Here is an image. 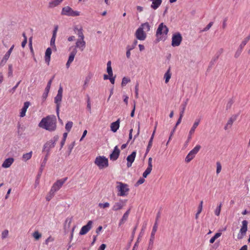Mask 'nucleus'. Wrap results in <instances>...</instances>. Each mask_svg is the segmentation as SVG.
I'll return each instance as SVG.
<instances>
[{"instance_id": "f257e3e1", "label": "nucleus", "mask_w": 250, "mask_h": 250, "mask_svg": "<svg viewBox=\"0 0 250 250\" xmlns=\"http://www.w3.org/2000/svg\"><path fill=\"white\" fill-rule=\"evenodd\" d=\"M40 127L49 131H54L56 128V118L55 116H48L42 119L39 124Z\"/></svg>"}, {"instance_id": "f03ea898", "label": "nucleus", "mask_w": 250, "mask_h": 250, "mask_svg": "<svg viewBox=\"0 0 250 250\" xmlns=\"http://www.w3.org/2000/svg\"><path fill=\"white\" fill-rule=\"evenodd\" d=\"M74 30L79 37L76 42V46L74 48H78L81 51H83L84 49L86 44L85 42L84 41V37L83 32V29L82 27L79 28L78 27H75Z\"/></svg>"}, {"instance_id": "7ed1b4c3", "label": "nucleus", "mask_w": 250, "mask_h": 250, "mask_svg": "<svg viewBox=\"0 0 250 250\" xmlns=\"http://www.w3.org/2000/svg\"><path fill=\"white\" fill-rule=\"evenodd\" d=\"M150 27L148 22H145L141 25L135 32L136 38L140 41H144L146 37V32L150 30Z\"/></svg>"}, {"instance_id": "20e7f679", "label": "nucleus", "mask_w": 250, "mask_h": 250, "mask_svg": "<svg viewBox=\"0 0 250 250\" xmlns=\"http://www.w3.org/2000/svg\"><path fill=\"white\" fill-rule=\"evenodd\" d=\"M116 189L117 191V195L118 196H126L128 194L130 189L129 186L125 183L117 181L116 183Z\"/></svg>"}, {"instance_id": "39448f33", "label": "nucleus", "mask_w": 250, "mask_h": 250, "mask_svg": "<svg viewBox=\"0 0 250 250\" xmlns=\"http://www.w3.org/2000/svg\"><path fill=\"white\" fill-rule=\"evenodd\" d=\"M168 32L167 26L161 23L159 24L156 31V36L158 41L165 39Z\"/></svg>"}, {"instance_id": "423d86ee", "label": "nucleus", "mask_w": 250, "mask_h": 250, "mask_svg": "<svg viewBox=\"0 0 250 250\" xmlns=\"http://www.w3.org/2000/svg\"><path fill=\"white\" fill-rule=\"evenodd\" d=\"M94 163L101 169L107 167L108 166V159L104 156L97 157L95 160Z\"/></svg>"}, {"instance_id": "0eeeda50", "label": "nucleus", "mask_w": 250, "mask_h": 250, "mask_svg": "<svg viewBox=\"0 0 250 250\" xmlns=\"http://www.w3.org/2000/svg\"><path fill=\"white\" fill-rule=\"evenodd\" d=\"M62 15L67 16L76 17L80 15V12L78 11H74L70 7L67 6L62 8Z\"/></svg>"}, {"instance_id": "6e6552de", "label": "nucleus", "mask_w": 250, "mask_h": 250, "mask_svg": "<svg viewBox=\"0 0 250 250\" xmlns=\"http://www.w3.org/2000/svg\"><path fill=\"white\" fill-rule=\"evenodd\" d=\"M62 92L63 89L62 86H60L58 89V93L56 96L55 97V103L56 104V111L58 115L59 114L60 107L61 105V102L62 97Z\"/></svg>"}, {"instance_id": "1a4fd4ad", "label": "nucleus", "mask_w": 250, "mask_h": 250, "mask_svg": "<svg viewBox=\"0 0 250 250\" xmlns=\"http://www.w3.org/2000/svg\"><path fill=\"white\" fill-rule=\"evenodd\" d=\"M59 137L58 136H54L52 140H51L46 142L43 146V151H46L47 153H49L51 148L55 146L56 142L58 141Z\"/></svg>"}, {"instance_id": "9d476101", "label": "nucleus", "mask_w": 250, "mask_h": 250, "mask_svg": "<svg viewBox=\"0 0 250 250\" xmlns=\"http://www.w3.org/2000/svg\"><path fill=\"white\" fill-rule=\"evenodd\" d=\"M67 180V177H65L63 179L57 180L55 183L53 184L50 190L55 193L61 188V187Z\"/></svg>"}, {"instance_id": "9b49d317", "label": "nucleus", "mask_w": 250, "mask_h": 250, "mask_svg": "<svg viewBox=\"0 0 250 250\" xmlns=\"http://www.w3.org/2000/svg\"><path fill=\"white\" fill-rule=\"evenodd\" d=\"M182 41L181 34L179 32L176 33L172 35L171 45L173 47L178 46L181 44Z\"/></svg>"}, {"instance_id": "f8f14e48", "label": "nucleus", "mask_w": 250, "mask_h": 250, "mask_svg": "<svg viewBox=\"0 0 250 250\" xmlns=\"http://www.w3.org/2000/svg\"><path fill=\"white\" fill-rule=\"evenodd\" d=\"M248 221L244 220L242 222V226L240 229L239 232L237 235V239H241L246 235L248 229Z\"/></svg>"}, {"instance_id": "ddd939ff", "label": "nucleus", "mask_w": 250, "mask_h": 250, "mask_svg": "<svg viewBox=\"0 0 250 250\" xmlns=\"http://www.w3.org/2000/svg\"><path fill=\"white\" fill-rule=\"evenodd\" d=\"M92 221H89L86 225L81 228L79 232L80 235H83L86 234L92 228Z\"/></svg>"}, {"instance_id": "4468645a", "label": "nucleus", "mask_w": 250, "mask_h": 250, "mask_svg": "<svg viewBox=\"0 0 250 250\" xmlns=\"http://www.w3.org/2000/svg\"><path fill=\"white\" fill-rule=\"evenodd\" d=\"M126 201V200L121 199L119 202H116L112 207V210L114 211H117L121 209L125 205Z\"/></svg>"}, {"instance_id": "2eb2a0df", "label": "nucleus", "mask_w": 250, "mask_h": 250, "mask_svg": "<svg viewBox=\"0 0 250 250\" xmlns=\"http://www.w3.org/2000/svg\"><path fill=\"white\" fill-rule=\"evenodd\" d=\"M77 50L76 48H73V50L71 52L67 62L66 64V66L68 68L69 67L70 64L74 61L75 55H76Z\"/></svg>"}, {"instance_id": "dca6fc26", "label": "nucleus", "mask_w": 250, "mask_h": 250, "mask_svg": "<svg viewBox=\"0 0 250 250\" xmlns=\"http://www.w3.org/2000/svg\"><path fill=\"white\" fill-rule=\"evenodd\" d=\"M120 151L118 148V146H116L114 148V150L112 153L110 155V159L111 160L115 161L116 160L119 156Z\"/></svg>"}, {"instance_id": "f3484780", "label": "nucleus", "mask_w": 250, "mask_h": 250, "mask_svg": "<svg viewBox=\"0 0 250 250\" xmlns=\"http://www.w3.org/2000/svg\"><path fill=\"white\" fill-rule=\"evenodd\" d=\"M136 155V152L134 151L131 154L128 155L126 158L127 160V167H131L132 163L134 161Z\"/></svg>"}, {"instance_id": "a211bd4d", "label": "nucleus", "mask_w": 250, "mask_h": 250, "mask_svg": "<svg viewBox=\"0 0 250 250\" xmlns=\"http://www.w3.org/2000/svg\"><path fill=\"white\" fill-rule=\"evenodd\" d=\"M157 228H158V225L157 224V221H156L153 226L152 230L151 233V236H150V238L149 243V246L153 245L154 240L155 238V234L156 232L157 231Z\"/></svg>"}, {"instance_id": "6ab92c4d", "label": "nucleus", "mask_w": 250, "mask_h": 250, "mask_svg": "<svg viewBox=\"0 0 250 250\" xmlns=\"http://www.w3.org/2000/svg\"><path fill=\"white\" fill-rule=\"evenodd\" d=\"M236 120V116H232L228 120L226 125L224 127V129L225 130H227L228 129L230 128L234 123V121Z\"/></svg>"}, {"instance_id": "aec40b11", "label": "nucleus", "mask_w": 250, "mask_h": 250, "mask_svg": "<svg viewBox=\"0 0 250 250\" xmlns=\"http://www.w3.org/2000/svg\"><path fill=\"white\" fill-rule=\"evenodd\" d=\"M14 162L13 158H8L6 159L2 164V167L5 168L9 167Z\"/></svg>"}, {"instance_id": "412c9836", "label": "nucleus", "mask_w": 250, "mask_h": 250, "mask_svg": "<svg viewBox=\"0 0 250 250\" xmlns=\"http://www.w3.org/2000/svg\"><path fill=\"white\" fill-rule=\"evenodd\" d=\"M120 120L118 119L116 121L113 122L110 125V129L113 132H116L120 127Z\"/></svg>"}, {"instance_id": "4be33fe9", "label": "nucleus", "mask_w": 250, "mask_h": 250, "mask_svg": "<svg viewBox=\"0 0 250 250\" xmlns=\"http://www.w3.org/2000/svg\"><path fill=\"white\" fill-rule=\"evenodd\" d=\"M130 208H129L123 215L122 219L120 220L119 225V226H121L127 220V218L128 217L129 214L130 212Z\"/></svg>"}, {"instance_id": "5701e85b", "label": "nucleus", "mask_w": 250, "mask_h": 250, "mask_svg": "<svg viewBox=\"0 0 250 250\" xmlns=\"http://www.w3.org/2000/svg\"><path fill=\"white\" fill-rule=\"evenodd\" d=\"M52 53V50L50 48H48L46 50L45 53V57L44 59L45 62L47 63L48 65L49 64V62L50 61V56Z\"/></svg>"}, {"instance_id": "b1692460", "label": "nucleus", "mask_w": 250, "mask_h": 250, "mask_svg": "<svg viewBox=\"0 0 250 250\" xmlns=\"http://www.w3.org/2000/svg\"><path fill=\"white\" fill-rule=\"evenodd\" d=\"M63 0H52L48 3V7L49 8H54L60 5Z\"/></svg>"}, {"instance_id": "393cba45", "label": "nucleus", "mask_w": 250, "mask_h": 250, "mask_svg": "<svg viewBox=\"0 0 250 250\" xmlns=\"http://www.w3.org/2000/svg\"><path fill=\"white\" fill-rule=\"evenodd\" d=\"M29 105L30 103L29 102H26L24 103L23 106L21 110V112H20V116L21 117H23L25 116L26 112Z\"/></svg>"}, {"instance_id": "a878e982", "label": "nucleus", "mask_w": 250, "mask_h": 250, "mask_svg": "<svg viewBox=\"0 0 250 250\" xmlns=\"http://www.w3.org/2000/svg\"><path fill=\"white\" fill-rule=\"evenodd\" d=\"M137 41L136 40H135L134 41V45H133V46H127V51H126V57L127 58H130V55H131V53H130V51L131 50L133 49L136 45H137Z\"/></svg>"}, {"instance_id": "bb28decb", "label": "nucleus", "mask_w": 250, "mask_h": 250, "mask_svg": "<svg viewBox=\"0 0 250 250\" xmlns=\"http://www.w3.org/2000/svg\"><path fill=\"white\" fill-rule=\"evenodd\" d=\"M152 3L151 5V7L156 10L157 9L160 5L161 4L162 0H154V1H152Z\"/></svg>"}, {"instance_id": "cd10ccee", "label": "nucleus", "mask_w": 250, "mask_h": 250, "mask_svg": "<svg viewBox=\"0 0 250 250\" xmlns=\"http://www.w3.org/2000/svg\"><path fill=\"white\" fill-rule=\"evenodd\" d=\"M171 77V73L170 72V67H169L167 71L164 75V78L165 79V83H167Z\"/></svg>"}, {"instance_id": "c85d7f7f", "label": "nucleus", "mask_w": 250, "mask_h": 250, "mask_svg": "<svg viewBox=\"0 0 250 250\" xmlns=\"http://www.w3.org/2000/svg\"><path fill=\"white\" fill-rule=\"evenodd\" d=\"M200 122V120H199V119L196 120V121L194 123L192 127L191 128L190 130L189 131L190 132V134L194 133L195 130L196 128L197 127V126H198V125H199Z\"/></svg>"}, {"instance_id": "c756f323", "label": "nucleus", "mask_w": 250, "mask_h": 250, "mask_svg": "<svg viewBox=\"0 0 250 250\" xmlns=\"http://www.w3.org/2000/svg\"><path fill=\"white\" fill-rule=\"evenodd\" d=\"M10 55L11 54H9L7 52L6 53V54H5V55L4 56V57H3L2 59L1 60V61L0 62V65H2V66L4 65L6 63L7 61L9 58Z\"/></svg>"}, {"instance_id": "7c9ffc66", "label": "nucleus", "mask_w": 250, "mask_h": 250, "mask_svg": "<svg viewBox=\"0 0 250 250\" xmlns=\"http://www.w3.org/2000/svg\"><path fill=\"white\" fill-rule=\"evenodd\" d=\"M107 72L108 73L109 77H112L113 76L111 61H108L107 63Z\"/></svg>"}, {"instance_id": "2f4dec72", "label": "nucleus", "mask_w": 250, "mask_h": 250, "mask_svg": "<svg viewBox=\"0 0 250 250\" xmlns=\"http://www.w3.org/2000/svg\"><path fill=\"white\" fill-rule=\"evenodd\" d=\"M200 148L201 146L200 145H196L193 149L189 151V152L192 155V156L195 157V155L199 152Z\"/></svg>"}, {"instance_id": "473e14b6", "label": "nucleus", "mask_w": 250, "mask_h": 250, "mask_svg": "<svg viewBox=\"0 0 250 250\" xmlns=\"http://www.w3.org/2000/svg\"><path fill=\"white\" fill-rule=\"evenodd\" d=\"M250 37H247L246 38H245L241 43L240 45L239 46V48L243 50L244 46L246 45V44L250 41Z\"/></svg>"}, {"instance_id": "72a5a7b5", "label": "nucleus", "mask_w": 250, "mask_h": 250, "mask_svg": "<svg viewBox=\"0 0 250 250\" xmlns=\"http://www.w3.org/2000/svg\"><path fill=\"white\" fill-rule=\"evenodd\" d=\"M32 155V151H30L28 153H26L25 154H24L22 155V159L24 161H26L29 159H31Z\"/></svg>"}, {"instance_id": "f704fd0d", "label": "nucleus", "mask_w": 250, "mask_h": 250, "mask_svg": "<svg viewBox=\"0 0 250 250\" xmlns=\"http://www.w3.org/2000/svg\"><path fill=\"white\" fill-rule=\"evenodd\" d=\"M152 169V167L148 166L147 168L143 174L144 178H146L150 173Z\"/></svg>"}, {"instance_id": "c9c22d12", "label": "nucleus", "mask_w": 250, "mask_h": 250, "mask_svg": "<svg viewBox=\"0 0 250 250\" xmlns=\"http://www.w3.org/2000/svg\"><path fill=\"white\" fill-rule=\"evenodd\" d=\"M221 235V233L218 232L216 233L212 237L210 238L209 240V242L211 244H212L214 242L215 240L219 238Z\"/></svg>"}, {"instance_id": "e433bc0d", "label": "nucleus", "mask_w": 250, "mask_h": 250, "mask_svg": "<svg viewBox=\"0 0 250 250\" xmlns=\"http://www.w3.org/2000/svg\"><path fill=\"white\" fill-rule=\"evenodd\" d=\"M54 77H55V76H53L52 77V78L48 81L47 86L45 89V92H49L50 89L51 83H52L53 80L54 79Z\"/></svg>"}, {"instance_id": "4c0bfd02", "label": "nucleus", "mask_w": 250, "mask_h": 250, "mask_svg": "<svg viewBox=\"0 0 250 250\" xmlns=\"http://www.w3.org/2000/svg\"><path fill=\"white\" fill-rule=\"evenodd\" d=\"M222 204L220 203L219 205L217 206L216 208L214 210V213L216 216H219L220 214V212L221 210Z\"/></svg>"}, {"instance_id": "58836bf2", "label": "nucleus", "mask_w": 250, "mask_h": 250, "mask_svg": "<svg viewBox=\"0 0 250 250\" xmlns=\"http://www.w3.org/2000/svg\"><path fill=\"white\" fill-rule=\"evenodd\" d=\"M56 37H54V36H52L51 41H50V45L52 46V48L55 50H56V47L55 45V40Z\"/></svg>"}, {"instance_id": "ea45409f", "label": "nucleus", "mask_w": 250, "mask_h": 250, "mask_svg": "<svg viewBox=\"0 0 250 250\" xmlns=\"http://www.w3.org/2000/svg\"><path fill=\"white\" fill-rule=\"evenodd\" d=\"M54 195L55 192L50 190L46 197V200L47 201H49L54 197Z\"/></svg>"}, {"instance_id": "a19ab883", "label": "nucleus", "mask_w": 250, "mask_h": 250, "mask_svg": "<svg viewBox=\"0 0 250 250\" xmlns=\"http://www.w3.org/2000/svg\"><path fill=\"white\" fill-rule=\"evenodd\" d=\"M194 158V156H192V155L189 152L188 154L187 155L186 158H185V161L187 163H189L190 162L193 158Z\"/></svg>"}, {"instance_id": "79ce46f5", "label": "nucleus", "mask_w": 250, "mask_h": 250, "mask_svg": "<svg viewBox=\"0 0 250 250\" xmlns=\"http://www.w3.org/2000/svg\"><path fill=\"white\" fill-rule=\"evenodd\" d=\"M33 236L36 240H39L41 237L42 234L39 233L38 231H35L33 233Z\"/></svg>"}, {"instance_id": "37998d69", "label": "nucleus", "mask_w": 250, "mask_h": 250, "mask_svg": "<svg viewBox=\"0 0 250 250\" xmlns=\"http://www.w3.org/2000/svg\"><path fill=\"white\" fill-rule=\"evenodd\" d=\"M73 125L72 122H68L65 125V129L67 131H69Z\"/></svg>"}, {"instance_id": "c03bdc74", "label": "nucleus", "mask_w": 250, "mask_h": 250, "mask_svg": "<svg viewBox=\"0 0 250 250\" xmlns=\"http://www.w3.org/2000/svg\"><path fill=\"white\" fill-rule=\"evenodd\" d=\"M9 234V231L7 229H5L1 232V238L4 239L7 237Z\"/></svg>"}, {"instance_id": "a18cd8bd", "label": "nucleus", "mask_w": 250, "mask_h": 250, "mask_svg": "<svg viewBox=\"0 0 250 250\" xmlns=\"http://www.w3.org/2000/svg\"><path fill=\"white\" fill-rule=\"evenodd\" d=\"M98 206L100 208H108L110 206V204L109 203L106 202L104 203H99Z\"/></svg>"}, {"instance_id": "49530a36", "label": "nucleus", "mask_w": 250, "mask_h": 250, "mask_svg": "<svg viewBox=\"0 0 250 250\" xmlns=\"http://www.w3.org/2000/svg\"><path fill=\"white\" fill-rule=\"evenodd\" d=\"M130 81V80L129 78L124 77L122 80V86H124L125 85L128 83Z\"/></svg>"}, {"instance_id": "de8ad7c7", "label": "nucleus", "mask_w": 250, "mask_h": 250, "mask_svg": "<svg viewBox=\"0 0 250 250\" xmlns=\"http://www.w3.org/2000/svg\"><path fill=\"white\" fill-rule=\"evenodd\" d=\"M216 166H217V168H216V173L218 174H219L221 171V169H222V166H221V163L219 162H217L216 163Z\"/></svg>"}, {"instance_id": "09e8293b", "label": "nucleus", "mask_w": 250, "mask_h": 250, "mask_svg": "<svg viewBox=\"0 0 250 250\" xmlns=\"http://www.w3.org/2000/svg\"><path fill=\"white\" fill-rule=\"evenodd\" d=\"M213 24V22L211 21L207 25L206 27H205L202 30V32H206V31H208L210 28L212 26Z\"/></svg>"}, {"instance_id": "8fccbe9b", "label": "nucleus", "mask_w": 250, "mask_h": 250, "mask_svg": "<svg viewBox=\"0 0 250 250\" xmlns=\"http://www.w3.org/2000/svg\"><path fill=\"white\" fill-rule=\"evenodd\" d=\"M152 142H153L152 138H150L148 144V146H147V148L146 150V153H148L149 152L150 148L151 147L152 145Z\"/></svg>"}, {"instance_id": "3c124183", "label": "nucleus", "mask_w": 250, "mask_h": 250, "mask_svg": "<svg viewBox=\"0 0 250 250\" xmlns=\"http://www.w3.org/2000/svg\"><path fill=\"white\" fill-rule=\"evenodd\" d=\"M242 50H243L242 49H241L238 47V48L236 50V52L235 53L234 57L235 58H237L238 57H239V56L240 55L241 53H242Z\"/></svg>"}, {"instance_id": "603ef678", "label": "nucleus", "mask_w": 250, "mask_h": 250, "mask_svg": "<svg viewBox=\"0 0 250 250\" xmlns=\"http://www.w3.org/2000/svg\"><path fill=\"white\" fill-rule=\"evenodd\" d=\"M203 204V201H201L200 202V204H199V206L198 207L197 212H198V213H201V212L202 211Z\"/></svg>"}, {"instance_id": "864d4df0", "label": "nucleus", "mask_w": 250, "mask_h": 250, "mask_svg": "<svg viewBox=\"0 0 250 250\" xmlns=\"http://www.w3.org/2000/svg\"><path fill=\"white\" fill-rule=\"evenodd\" d=\"M54 238H53L51 236H50L49 237H48L45 241V244L46 245H48V243L49 242H53L54 241Z\"/></svg>"}, {"instance_id": "5fc2aeb1", "label": "nucleus", "mask_w": 250, "mask_h": 250, "mask_svg": "<svg viewBox=\"0 0 250 250\" xmlns=\"http://www.w3.org/2000/svg\"><path fill=\"white\" fill-rule=\"evenodd\" d=\"M21 81H20L19 82H18L17 84H16V85H15L11 89H10L9 90V92L10 93H14V92L15 91L16 88L18 87L19 84L20 83Z\"/></svg>"}, {"instance_id": "6e6d98bb", "label": "nucleus", "mask_w": 250, "mask_h": 250, "mask_svg": "<svg viewBox=\"0 0 250 250\" xmlns=\"http://www.w3.org/2000/svg\"><path fill=\"white\" fill-rule=\"evenodd\" d=\"M8 70H9L8 73V77H11L13 75L12 66L11 64L9 65Z\"/></svg>"}, {"instance_id": "4d7b16f0", "label": "nucleus", "mask_w": 250, "mask_h": 250, "mask_svg": "<svg viewBox=\"0 0 250 250\" xmlns=\"http://www.w3.org/2000/svg\"><path fill=\"white\" fill-rule=\"evenodd\" d=\"M139 85L138 84H137L135 86V97L136 98H138L139 97V93H138V91H139Z\"/></svg>"}, {"instance_id": "13d9d810", "label": "nucleus", "mask_w": 250, "mask_h": 250, "mask_svg": "<svg viewBox=\"0 0 250 250\" xmlns=\"http://www.w3.org/2000/svg\"><path fill=\"white\" fill-rule=\"evenodd\" d=\"M186 105H187V103H186L184 104V105L183 106V107L182 108V110L181 111V112L180 113V116H181V117H183L184 113V112H185V110L186 109Z\"/></svg>"}, {"instance_id": "bf43d9fd", "label": "nucleus", "mask_w": 250, "mask_h": 250, "mask_svg": "<svg viewBox=\"0 0 250 250\" xmlns=\"http://www.w3.org/2000/svg\"><path fill=\"white\" fill-rule=\"evenodd\" d=\"M87 108L88 109V110L89 111H91V104H90V98L89 97L87 101Z\"/></svg>"}, {"instance_id": "052dcab7", "label": "nucleus", "mask_w": 250, "mask_h": 250, "mask_svg": "<svg viewBox=\"0 0 250 250\" xmlns=\"http://www.w3.org/2000/svg\"><path fill=\"white\" fill-rule=\"evenodd\" d=\"M48 92L44 91V92L43 93V94H42V99L43 101H45V100L48 96Z\"/></svg>"}, {"instance_id": "680f3d73", "label": "nucleus", "mask_w": 250, "mask_h": 250, "mask_svg": "<svg viewBox=\"0 0 250 250\" xmlns=\"http://www.w3.org/2000/svg\"><path fill=\"white\" fill-rule=\"evenodd\" d=\"M135 106H136V104H135V102H134V105H133V109H132V111L131 112V114H130V116L132 117H134V116Z\"/></svg>"}, {"instance_id": "e2e57ef3", "label": "nucleus", "mask_w": 250, "mask_h": 250, "mask_svg": "<svg viewBox=\"0 0 250 250\" xmlns=\"http://www.w3.org/2000/svg\"><path fill=\"white\" fill-rule=\"evenodd\" d=\"M145 180L144 178H140L137 182V185H141L142 184L145 182Z\"/></svg>"}, {"instance_id": "0e129e2a", "label": "nucleus", "mask_w": 250, "mask_h": 250, "mask_svg": "<svg viewBox=\"0 0 250 250\" xmlns=\"http://www.w3.org/2000/svg\"><path fill=\"white\" fill-rule=\"evenodd\" d=\"M106 248V245L104 244H102L100 247L99 248V249H98V250H104V249H105Z\"/></svg>"}, {"instance_id": "69168bd1", "label": "nucleus", "mask_w": 250, "mask_h": 250, "mask_svg": "<svg viewBox=\"0 0 250 250\" xmlns=\"http://www.w3.org/2000/svg\"><path fill=\"white\" fill-rule=\"evenodd\" d=\"M27 38H25V39H24V40L21 42V46L24 48L27 43Z\"/></svg>"}, {"instance_id": "338daca9", "label": "nucleus", "mask_w": 250, "mask_h": 250, "mask_svg": "<svg viewBox=\"0 0 250 250\" xmlns=\"http://www.w3.org/2000/svg\"><path fill=\"white\" fill-rule=\"evenodd\" d=\"M124 102L125 103L126 105H127L128 97L126 95H124Z\"/></svg>"}, {"instance_id": "774afa93", "label": "nucleus", "mask_w": 250, "mask_h": 250, "mask_svg": "<svg viewBox=\"0 0 250 250\" xmlns=\"http://www.w3.org/2000/svg\"><path fill=\"white\" fill-rule=\"evenodd\" d=\"M58 28V26H55V27L54 29L53 32L52 36H54V37H56Z\"/></svg>"}]
</instances>
